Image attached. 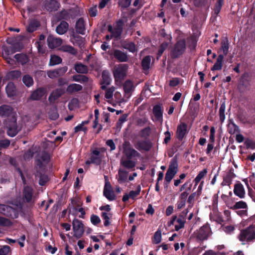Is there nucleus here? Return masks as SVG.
Returning a JSON list of instances; mask_svg holds the SVG:
<instances>
[{
    "label": "nucleus",
    "mask_w": 255,
    "mask_h": 255,
    "mask_svg": "<svg viewBox=\"0 0 255 255\" xmlns=\"http://www.w3.org/2000/svg\"><path fill=\"white\" fill-rule=\"evenodd\" d=\"M245 144L247 148H251L252 149H255V141L250 138H247L246 139Z\"/></svg>",
    "instance_id": "obj_57"
},
{
    "label": "nucleus",
    "mask_w": 255,
    "mask_h": 255,
    "mask_svg": "<svg viewBox=\"0 0 255 255\" xmlns=\"http://www.w3.org/2000/svg\"><path fill=\"white\" fill-rule=\"evenodd\" d=\"M67 68L66 67H64L56 71H49L47 74L49 77L53 78L63 74L67 71Z\"/></svg>",
    "instance_id": "obj_31"
},
{
    "label": "nucleus",
    "mask_w": 255,
    "mask_h": 255,
    "mask_svg": "<svg viewBox=\"0 0 255 255\" xmlns=\"http://www.w3.org/2000/svg\"><path fill=\"white\" fill-rule=\"evenodd\" d=\"M123 46L125 49L128 50L130 52L132 53H134L137 51V48L135 44L132 42L125 43Z\"/></svg>",
    "instance_id": "obj_53"
},
{
    "label": "nucleus",
    "mask_w": 255,
    "mask_h": 255,
    "mask_svg": "<svg viewBox=\"0 0 255 255\" xmlns=\"http://www.w3.org/2000/svg\"><path fill=\"white\" fill-rule=\"evenodd\" d=\"M0 212L4 215L16 218L17 217L16 210L9 206L1 204L0 205Z\"/></svg>",
    "instance_id": "obj_9"
},
{
    "label": "nucleus",
    "mask_w": 255,
    "mask_h": 255,
    "mask_svg": "<svg viewBox=\"0 0 255 255\" xmlns=\"http://www.w3.org/2000/svg\"><path fill=\"white\" fill-rule=\"evenodd\" d=\"M135 147L139 151H148L152 147V144L149 140H140L137 141L134 145Z\"/></svg>",
    "instance_id": "obj_12"
},
{
    "label": "nucleus",
    "mask_w": 255,
    "mask_h": 255,
    "mask_svg": "<svg viewBox=\"0 0 255 255\" xmlns=\"http://www.w3.org/2000/svg\"><path fill=\"white\" fill-rule=\"evenodd\" d=\"M68 27V23L63 21L57 26L56 32L59 34H63L67 32Z\"/></svg>",
    "instance_id": "obj_29"
},
{
    "label": "nucleus",
    "mask_w": 255,
    "mask_h": 255,
    "mask_svg": "<svg viewBox=\"0 0 255 255\" xmlns=\"http://www.w3.org/2000/svg\"><path fill=\"white\" fill-rule=\"evenodd\" d=\"M228 131L231 134H234L236 132H240V130L238 126L234 122H231L228 124Z\"/></svg>",
    "instance_id": "obj_38"
},
{
    "label": "nucleus",
    "mask_w": 255,
    "mask_h": 255,
    "mask_svg": "<svg viewBox=\"0 0 255 255\" xmlns=\"http://www.w3.org/2000/svg\"><path fill=\"white\" fill-rule=\"evenodd\" d=\"M90 221L92 224L97 226L101 222V219L97 215L92 214L90 217Z\"/></svg>",
    "instance_id": "obj_61"
},
{
    "label": "nucleus",
    "mask_w": 255,
    "mask_h": 255,
    "mask_svg": "<svg viewBox=\"0 0 255 255\" xmlns=\"http://www.w3.org/2000/svg\"><path fill=\"white\" fill-rule=\"evenodd\" d=\"M119 66H120L115 69L113 74L116 84L121 85L127 76L128 66V65H119Z\"/></svg>",
    "instance_id": "obj_2"
},
{
    "label": "nucleus",
    "mask_w": 255,
    "mask_h": 255,
    "mask_svg": "<svg viewBox=\"0 0 255 255\" xmlns=\"http://www.w3.org/2000/svg\"><path fill=\"white\" fill-rule=\"evenodd\" d=\"M10 140L8 139L0 140V148H7L10 145Z\"/></svg>",
    "instance_id": "obj_63"
},
{
    "label": "nucleus",
    "mask_w": 255,
    "mask_h": 255,
    "mask_svg": "<svg viewBox=\"0 0 255 255\" xmlns=\"http://www.w3.org/2000/svg\"><path fill=\"white\" fill-rule=\"evenodd\" d=\"M140 192V187L139 185L135 191H130L129 193L130 198L133 199L135 197L138 195Z\"/></svg>",
    "instance_id": "obj_64"
},
{
    "label": "nucleus",
    "mask_w": 255,
    "mask_h": 255,
    "mask_svg": "<svg viewBox=\"0 0 255 255\" xmlns=\"http://www.w3.org/2000/svg\"><path fill=\"white\" fill-rule=\"evenodd\" d=\"M123 88L126 94L129 93L133 88L132 82L129 80L126 81L123 85Z\"/></svg>",
    "instance_id": "obj_43"
},
{
    "label": "nucleus",
    "mask_w": 255,
    "mask_h": 255,
    "mask_svg": "<svg viewBox=\"0 0 255 255\" xmlns=\"http://www.w3.org/2000/svg\"><path fill=\"white\" fill-rule=\"evenodd\" d=\"M121 164L123 167L127 169H132L135 166V162L128 159L124 160H122L121 161Z\"/></svg>",
    "instance_id": "obj_36"
},
{
    "label": "nucleus",
    "mask_w": 255,
    "mask_h": 255,
    "mask_svg": "<svg viewBox=\"0 0 255 255\" xmlns=\"http://www.w3.org/2000/svg\"><path fill=\"white\" fill-rule=\"evenodd\" d=\"M10 252V247L5 245L0 249V255H7Z\"/></svg>",
    "instance_id": "obj_62"
},
{
    "label": "nucleus",
    "mask_w": 255,
    "mask_h": 255,
    "mask_svg": "<svg viewBox=\"0 0 255 255\" xmlns=\"http://www.w3.org/2000/svg\"><path fill=\"white\" fill-rule=\"evenodd\" d=\"M114 56L120 62H126L128 59L127 55L120 50H115Z\"/></svg>",
    "instance_id": "obj_35"
},
{
    "label": "nucleus",
    "mask_w": 255,
    "mask_h": 255,
    "mask_svg": "<svg viewBox=\"0 0 255 255\" xmlns=\"http://www.w3.org/2000/svg\"><path fill=\"white\" fill-rule=\"evenodd\" d=\"M74 236L77 239L83 236L84 229L82 222L77 219H74L72 222Z\"/></svg>",
    "instance_id": "obj_6"
},
{
    "label": "nucleus",
    "mask_w": 255,
    "mask_h": 255,
    "mask_svg": "<svg viewBox=\"0 0 255 255\" xmlns=\"http://www.w3.org/2000/svg\"><path fill=\"white\" fill-rule=\"evenodd\" d=\"M176 222L178 223V225L175 226V230L178 231L180 229L184 227L186 220L178 217L176 220Z\"/></svg>",
    "instance_id": "obj_50"
},
{
    "label": "nucleus",
    "mask_w": 255,
    "mask_h": 255,
    "mask_svg": "<svg viewBox=\"0 0 255 255\" xmlns=\"http://www.w3.org/2000/svg\"><path fill=\"white\" fill-rule=\"evenodd\" d=\"M101 217L103 220H104V225L105 227L109 226L111 224L110 220L112 217V214L111 213H108L105 212H103L101 213Z\"/></svg>",
    "instance_id": "obj_37"
},
{
    "label": "nucleus",
    "mask_w": 255,
    "mask_h": 255,
    "mask_svg": "<svg viewBox=\"0 0 255 255\" xmlns=\"http://www.w3.org/2000/svg\"><path fill=\"white\" fill-rule=\"evenodd\" d=\"M106 90V93L105 95V97L107 99H110L112 98L113 96V93L115 91V88L112 86L109 88H107Z\"/></svg>",
    "instance_id": "obj_56"
},
{
    "label": "nucleus",
    "mask_w": 255,
    "mask_h": 255,
    "mask_svg": "<svg viewBox=\"0 0 255 255\" xmlns=\"http://www.w3.org/2000/svg\"><path fill=\"white\" fill-rule=\"evenodd\" d=\"M108 30L112 33L113 36L118 38L120 36L123 30L122 23L121 22L117 23L114 28H113L112 26L109 25Z\"/></svg>",
    "instance_id": "obj_22"
},
{
    "label": "nucleus",
    "mask_w": 255,
    "mask_h": 255,
    "mask_svg": "<svg viewBox=\"0 0 255 255\" xmlns=\"http://www.w3.org/2000/svg\"><path fill=\"white\" fill-rule=\"evenodd\" d=\"M6 127L7 128V134L10 137L15 136L20 130V128H18L16 119L15 117H12L8 122Z\"/></svg>",
    "instance_id": "obj_5"
},
{
    "label": "nucleus",
    "mask_w": 255,
    "mask_h": 255,
    "mask_svg": "<svg viewBox=\"0 0 255 255\" xmlns=\"http://www.w3.org/2000/svg\"><path fill=\"white\" fill-rule=\"evenodd\" d=\"M5 91L9 98L13 97L16 95V88L14 84L9 82L5 87Z\"/></svg>",
    "instance_id": "obj_23"
},
{
    "label": "nucleus",
    "mask_w": 255,
    "mask_h": 255,
    "mask_svg": "<svg viewBox=\"0 0 255 255\" xmlns=\"http://www.w3.org/2000/svg\"><path fill=\"white\" fill-rule=\"evenodd\" d=\"M123 153L127 159H131L133 157H139L140 154L135 149L131 147L130 143L128 140H125L122 145Z\"/></svg>",
    "instance_id": "obj_4"
},
{
    "label": "nucleus",
    "mask_w": 255,
    "mask_h": 255,
    "mask_svg": "<svg viewBox=\"0 0 255 255\" xmlns=\"http://www.w3.org/2000/svg\"><path fill=\"white\" fill-rule=\"evenodd\" d=\"M33 194V189L29 186H25L23 191V198L26 203H30L32 201Z\"/></svg>",
    "instance_id": "obj_19"
},
{
    "label": "nucleus",
    "mask_w": 255,
    "mask_h": 255,
    "mask_svg": "<svg viewBox=\"0 0 255 255\" xmlns=\"http://www.w3.org/2000/svg\"><path fill=\"white\" fill-rule=\"evenodd\" d=\"M178 167V165L177 159L174 157L171 159L168 168L165 174V181L167 182V187L168 186V184L171 181V180L177 173Z\"/></svg>",
    "instance_id": "obj_1"
},
{
    "label": "nucleus",
    "mask_w": 255,
    "mask_h": 255,
    "mask_svg": "<svg viewBox=\"0 0 255 255\" xmlns=\"http://www.w3.org/2000/svg\"><path fill=\"white\" fill-rule=\"evenodd\" d=\"M228 208L232 210H237L240 209L248 208V205L247 203L243 201H240L235 203L233 205H228Z\"/></svg>",
    "instance_id": "obj_32"
},
{
    "label": "nucleus",
    "mask_w": 255,
    "mask_h": 255,
    "mask_svg": "<svg viewBox=\"0 0 255 255\" xmlns=\"http://www.w3.org/2000/svg\"><path fill=\"white\" fill-rule=\"evenodd\" d=\"M211 228L208 224L202 226L199 230H197L196 234V241L198 242H202L207 240L210 235Z\"/></svg>",
    "instance_id": "obj_3"
},
{
    "label": "nucleus",
    "mask_w": 255,
    "mask_h": 255,
    "mask_svg": "<svg viewBox=\"0 0 255 255\" xmlns=\"http://www.w3.org/2000/svg\"><path fill=\"white\" fill-rule=\"evenodd\" d=\"M185 49V41L181 40L177 42L174 48L171 52V56L173 58H176L181 55Z\"/></svg>",
    "instance_id": "obj_10"
},
{
    "label": "nucleus",
    "mask_w": 255,
    "mask_h": 255,
    "mask_svg": "<svg viewBox=\"0 0 255 255\" xmlns=\"http://www.w3.org/2000/svg\"><path fill=\"white\" fill-rule=\"evenodd\" d=\"M151 133V128L149 127H147L142 129L139 133L140 137L143 138H147Z\"/></svg>",
    "instance_id": "obj_46"
},
{
    "label": "nucleus",
    "mask_w": 255,
    "mask_h": 255,
    "mask_svg": "<svg viewBox=\"0 0 255 255\" xmlns=\"http://www.w3.org/2000/svg\"><path fill=\"white\" fill-rule=\"evenodd\" d=\"M196 195V192H193L191 193L188 197L187 200V203L190 204L188 207V208H191L192 207L194 201V199Z\"/></svg>",
    "instance_id": "obj_60"
},
{
    "label": "nucleus",
    "mask_w": 255,
    "mask_h": 255,
    "mask_svg": "<svg viewBox=\"0 0 255 255\" xmlns=\"http://www.w3.org/2000/svg\"><path fill=\"white\" fill-rule=\"evenodd\" d=\"M21 73L18 70L11 71L7 73L3 78V82L9 80L16 79L21 76Z\"/></svg>",
    "instance_id": "obj_24"
},
{
    "label": "nucleus",
    "mask_w": 255,
    "mask_h": 255,
    "mask_svg": "<svg viewBox=\"0 0 255 255\" xmlns=\"http://www.w3.org/2000/svg\"><path fill=\"white\" fill-rule=\"evenodd\" d=\"M236 174L234 173L232 170L227 173L226 175L223 177L224 179L225 182L227 183L231 184L232 183V180L236 177Z\"/></svg>",
    "instance_id": "obj_47"
},
{
    "label": "nucleus",
    "mask_w": 255,
    "mask_h": 255,
    "mask_svg": "<svg viewBox=\"0 0 255 255\" xmlns=\"http://www.w3.org/2000/svg\"><path fill=\"white\" fill-rule=\"evenodd\" d=\"M192 184L190 183V182L187 181L182 185L181 186L179 189V191L182 192L183 190H185L187 191H190L191 189Z\"/></svg>",
    "instance_id": "obj_58"
},
{
    "label": "nucleus",
    "mask_w": 255,
    "mask_h": 255,
    "mask_svg": "<svg viewBox=\"0 0 255 255\" xmlns=\"http://www.w3.org/2000/svg\"><path fill=\"white\" fill-rule=\"evenodd\" d=\"M103 156L101 154L100 151L97 149L93 150L91 152L90 157L91 162L96 165H100L102 161Z\"/></svg>",
    "instance_id": "obj_15"
},
{
    "label": "nucleus",
    "mask_w": 255,
    "mask_h": 255,
    "mask_svg": "<svg viewBox=\"0 0 255 255\" xmlns=\"http://www.w3.org/2000/svg\"><path fill=\"white\" fill-rule=\"evenodd\" d=\"M74 68L77 73H87L88 71L87 65H74Z\"/></svg>",
    "instance_id": "obj_45"
},
{
    "label": "nucleus",
    "mask_w": 255,
    "mask_h": 255,
    "mask_svg": "<svg viewBox=\"0 0 255 255\" xmlns=\"http://www.w3.org/2000/svg\"><path fill=\"white\" fill-rule=\"evenodd\" d=\"M65 93V90L63 88H57L53 91L48 97V101L50 104H53L55 101L58 100L62 95Z\"/></svg>",
    "instance_id": "obj_13"
},
{
    "label": "nucleus",
    "mask_w": 255,
    "mask_h": 255,
    "mask_svg": "<svg viewBox=\"0 0 255 255\" xmlns=\"http://www.w3.org/2000/svg\"><path fill=\"white\" fill-rule=\"evenodd\" d=\"M187 133V125L185 123H182L177 126L176 131V137L182 140Z\"/></svg>",
    "instance_id": "obj_17"
},
{
    "label": "nucleus",
    "mask_w": 255,
    "mask_h": 255,
    "mask_svg": "<svg viewBox=\"0 0 255 255\" xmlns=\"http://www.w3.org/2000/svg\"><path fill=\"white\" fill-rule=\"evenodd\" d=\"M45 171L36 173L35 177L39 178V184L41 186H44L49 180L47 175L45 174Z\"/></svg>",
    "instance_id": "obj_27"
},
{
    "label": "nucleus",
    "mask_w": 255,
    "mask_h": 255,
    "mask_svg": "<svg viewBox=\"0 0 255 255\" xmlns=\"http://www.w3.org/2000/svg\"><path fill=\"white\" fill-rule=\"evenodd\" d=\"M47 40L49 47L51 49L59 47L62 43L61 38L54 37L52 36H48Z\"/></svg>",
    "instance_id": "obj_20"
},
{
    "label": "nucleus",
    "mask_w": 255,
    "mask_h": 255,
    "mask_svg": "<svg viewBox=\"0 0 255 255\" xmlns=\"http://www.w3.org/2000/svg\"><path fill=\"white\" fill-rule=\"evenodd\" d=\"M250 77L248 73H245L242 75L240 78V84L245 87H247L249 85Z\"/></svg>",
    "instance_id": "obj_40"
},
{
    "label": "nucleus",
    "mask_w": 255,
    "mask_h": 255,
    "mask_svg": "<svg viewBox=\"0 0 255 255\" xmlns=\"http://www.w3.org/2000/svg\"><path fill=\"white\" fill-rule=\"evenodd\" d=\"M103 194L110 201H113L115 199V194L109 182L106 183L104 188Z\"/></svg>",
    "instance_id": "obj_14"
},
{
    "label": "nucleus",
    "mask_w": 255,
    "mask_h": 255,
    "mask_svg": "<svg viewBox=\"0 0 255 255\" xmlns=\"http://www.w3.org/2000/svg\"><path fill=\"white\" fill-rule=\"evenodd\" d=\"M234 193L241 199L245 198V190L243 185L241 182H238L234 185Z\"/></svg>",
    "instance_id": "obj_18"
},
{
    "label": "nucleus",
    "mask_w": 255,
    "mask_h": 255,
    "mask_svg": "<svg viewBox=\"0 0 255 255\" xmlns=\"http://www.w3.org/2000/svg\"><path fill=\"white\" fill-rule=\"evenodd\" d=\"M61 50L63 52H68L71 54L75 55L77 53V51L73 47L69 45H63L61 48Z\"/></svg>",
    "instance_id": "obj_44"
},
{
    "label": "nucleus",
    "mask_w": 255,
    "mask_h": 255,
    "mask_svg": "<svg viewBox=\"0 0 255 255\" xmlns=\"http://www.w3.org/2000/svg\"><path fill=\"white\" fill-rule=\"evenodd\" d=\"M119 178L118 181L122 184L126 182L128 179V172L124 170L119 169L118 171Z\"/></svg>",
    "instance_id": "obj_33"
},
{
    "label": "nucleus",
    "mask_w": 255,
    "mask_h": 255,
    "mask_svg": "<svg viewBox=\"0 0 255 255\" xmlns=\"http://www.w3.org/2000/svg\"><path fill=\"white\" fill-rule=\"evenodd\" d=\"M76 29L79 33L84 34L85 31V22L82 18H79L76 23Z\"/></svg>",
    "instance_id": "obj_30"
},
{
    "label": "nucleus",
    "mask_w": 255,
    "mask_h": 255,
    "mask_svg": "<svg viewBox=\"0 0 255 255\" xmlns=\"http://www.w3.org/2000/svg\"><path fill=\"white\" fill-rule=\"evenodd\" d=\"M39 25V22L37 21L32 20L29 22L28 26L27 27V30L29 32H32L36 30Z\"/></svg>",
    "instance_id": "obj_48"
},
{
    "label": "nucleus",
    "mask_w": 255,
    "mask_h": 255,
    "mask_svg": "<svg viewBox=\"0 0 255 255\" xmlns=\"http://www.w3.org/2000/svg\"><path fill=\"white\" fill-rule=\"evenodd\" d=\"M207 173V169H204L200 171L195 178L194 179L193 182L195 183L194 187H195L200 182L201 180L203 178Z\"/></svg>",
    "instance_id": "obj_34"
},
{
    "label": "nucleus",
    "mask_w": 255,
    "mask_h": 255,
    "mask_svg": "<svg viewBox=\"0 0 255 255\" xmlns=\"http://www.w3.org/2000/svg\"><path fill=\"white\" fill-rule=\"evenodd\" d=\"M39 159H41L45 164H48L50 160V155L48 152L43 151L42 152Z\"/></svg>",
    "instance_id": "obj_51"
},
{
    "label": "nucleus",
    "mask_w": 255,
    "mask_h": 255,
    "mask_svg": "<svg viewBox=\"0 0 255 255\" xmlns=\"http://www.w3.org/2000/svg\"><path fill=\"white\" fill-rule=\"evenodd\" d=\"M224 0H218L214 8V12L217 15L222 7Z\"/></svg>",
    "instance_id": "obj_59"
},
{
    "label": "nucleus",
    "mask_w": 255,
    "mask_h": 255,
    "mask_svg": "<svg viewBox=\"0 0 255 255\" xmlns=\"http://www.w3.org/2000/svg\"><path fill=\"white\" fill-rule=\"evenodd\" d=\"M22 48V46L18 44H14L9 47L3 46L2 47V56L3 58L8 60L9 55L16 51L19 50Z\"/></svg>",
    "instance_id": "obj_7"
},
{
    "label": "nucleus",
    "mask_w": 255,
    "mask_h": 255,
    "mask_svg": "<svg viewBox=\"0 0 255 255\" xmlns=\"http://www.w3.org/2000/svg\"><path fill=\"white\" fill-rule=\"evenodd\" d=\"M229 43L227 39L224 40L221 43V47L220 50V54L217 58L216 64H221L224 61V56L227 55L229 51Z\"/></svg>",
    "instance_id": "obj_8"
},
{
    "label": "nucleus",
    "mask_w": 255,
    "mask_h": 255,
    "mask_svg": "<svg viewBox=\"0 0 255 255\" xmlns=\"http://www.w3.org/2000/svg\"><path fill=\"white\" fill-rule=\"evenodd\" d=\"M15 61L19 64H26L30 62V57L25 53H19L15 55Z\"/></svg>",
    "instance_id": "obj_25"
},
{
    "label": "nucleus",
    "mask_w": 255,
    "mask_h": 255,
    "mask_svg": "<svg viewBox=\"0 0 255 255\" xmlns=\"http://www.w3.org/2000/svg\"><path fill=\"white\" fill-rule=\"evenodd\" d=\"M22 82L27 87L32 86L33 84V80L29 75H25L22 78Z\"/></svg>",
    "instance_id": "obj_42"
},
{
    "label": "nucleus",
    "mask_w": 255,
    "mask_h": 255,
    "mask_svg": "<svg viewBox=\"0 0 255 255\" xmlns=\"http://www.w3.org/2000/svg\"><path fill=\"white\" fill-rule=\"evenodd\" d=\"M163 112V111L161 106L159 105H156L153 107V113L157 121H162Z\"/></svg>",
    "instance_id": "obj_26"
},
{
    "label": "nucleus",
    "mask_w": 255,
    "mask_h": 255,
    "mask_svg": "<svg viewBox=\"0 0 255 255\" xmlns=\"http://www.w3.org/2000/svg\"><path fill=\"white\" fill-rule=\"evenodd\" d=\"M161 241V231L160 230H157L155 232L153 239L152 242L155 244H158Z\"/></svg>",
    "instance_id": "obj_49"
},
{
    "label": "nucleus",
    "mask_w": 255,
    "mask_h": 255,
    "mask_svg": "<svg viewBox=\"0 0 255 255\" xmlns=\"http://www.w3.org/2000/svg\"><path fill=\"white\" fill-rule=\"evenodd\" d=\"M226 109L225 101L221 102V105L219 109L220 120L221 123H223L225 120V111Z\"/></svg>",
    "instance_id": "obj_39"
},
{
    "label": "nucleus",
    "mask_w": 255,
    "mask_h": 255,
    "mask_svg": "<svg viewBox=\"0 0 255 255\" xmlns=\"http://www.w3.org/2000/svg\"><path fill=\"white\" fill-rule=\"evenodd\" d=\"M59 3L55 0H52L47 5V8L50 11L56 10L59 7Z\"/></svg>",
    "instance_id": "obj_55"
},
{
    "label": "nucleus",
    "mask_w": 255,
    "mask_h": 255,
    "mask_svg": "<svg viewBox=\"0 0 255 255\" xmlns=\"http://www.w3.org/2000/svg\"><path fill=\"white\" fill-rule=\"evenodd\" d=\"M12 224V222L8 219L0 217V225L3 227H10Z\"/></svg>",
    "instance_id": "obj_52"
},
{
    "label": "nucleus",
    "mask_w": 255,
    "mask_h": 255,
    "mask_svg": "<svg viewBox=\"0 0 255 255\" xmlns=\"http://www.w3.org/2000/svg\"><path fill=\"white\" fill-rule=\"evenodd\" d=\"M112 79L110 73L107 70H104L102 74V79L100 81L101 89L103 90L107 89V87L111 84Z\"/></svg>",
    "instance_id": "obj_11"
},
{
    "label": "nucleus",
    "mask_w": 255,
    "mask_h": 255,
    "mask_svg": "<svg viewBox=\"0 0 255 255\" xmlns=\"http://www.w3.org/2000/svg\"><path fill=\"white\" fill-rule=\"evenodd\" d=\"M13 112V108L7 105H2L0 106V116L6 118L10 116Z\"/></svg>",
    "instance_id": "obj_21"
},
{
    "label": "nucleus",
    "mask_w": 255,
    "mask_h": 255,
    "mask_svg": "<svg viewBox=\"0 0 255 255\" xmlns=\"http://www.w3.org/2000/svg\"><path fill=\"white\" fill-rule=\"evenodd\" d=\"M61 58L57 55H51L50 59V64H61L62 62Z\"/></svg>",
    "instance_id": "obj_54"
},
{
    "label": "nucleus",
    "mask_w": 255,
    "mask_h": 255,
    "mask_svg": "<svg viewBox=\"0 0 255 255\" xmlns=\"http://www.w3.org/2000/svg\"><path fill=\"white\" fill-rule=\"evenodd\" d=\"M36 173L39 172L45 171L46 165L44 164L41 159H36Z\"/></svg>",
    "instance_id": "obj_41"
},
{
    "label": "nucleus",
    "mask_w": 255,
    "mask_h": 255,
    "mask_svg": "<svg viewBox=\"0 0 255 255\" xmlns=\"http://www.w3.org/2000/svg\"><path fill=\"white\" fill-rule=\"evenodd\" d=\"M83 89V87L78 84H71L68 86L66 91L69 94H72L75 92H78L81 91Z\"/></svg>",
    "instance_id": "obj_28"
},
{
    "label": "nucleus",
    "mask_w": 255,
    "mask_h": 255,
    "mask_svg": "<svg viewBox=\"0 0 255 255\" xmlns=\"http://www.w3.org/2000/svg\"><path fill=\"white\" fill-rule=\"evenodd\" d=\"M45 90L43 88H39L33 91L28 100L31 101H39L45 95Z\"/></svg>",
    "instance_id": "obj_16"
}]
</instances>
